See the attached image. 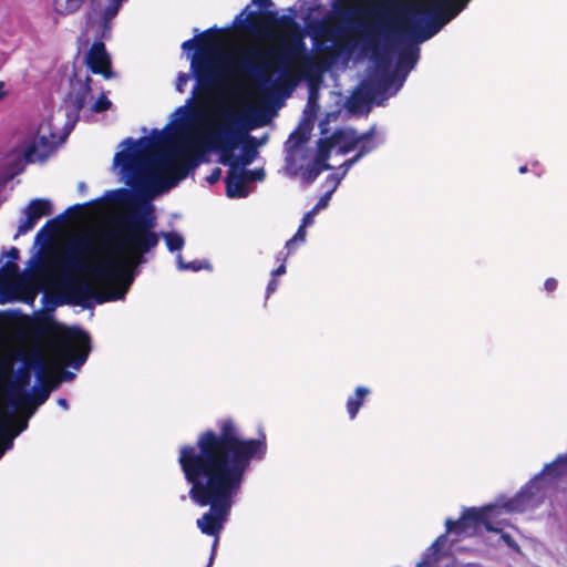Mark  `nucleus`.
Instances as JSON below:
<instances>
[{"label": "nucleus", "instance_id": "58836bf2", "mask_svg": "<svg viewBox=\"0 0 567 567\" xmlns=\"http://www.w3.org/2000/svg\"><path fill=\"white\" fill-rule=\"evenodd\" d=\"M297 81H298V78L295 74L290 73L289 71H285L284 74L279 79L280 84H282V85L288 84L290 89L293 85H296Z\"/></svg>", "mask_w": 567, "mask_h": 567}, {"label": "nucleus", "instance_id": "603ef678", "mask_svg": "<svg viewBox=\"0 0 567 567\" xmlns=\"http://www.w3.org/2000/svg\"><path fill=\"white\" fill-rule=\"evenodd\" d=\"M306 229L303 228V226H299V228L297 229L296 234L293 235V239L297 241H305L306 239Z\"/></svg>", "mask_w": 567, "mask_h": 567}, {"label": "nucleus", "instance_id": "8fccbe9b", "mask_svg": "<svg viewBox=\"0 0 567 567\" xmlns=\"http://www.w3.org/2000/svg\"><path fill=\"white\" fill-rule=\"evenodd\" d=\"M558 286V282L555 278H547L544 282V289L547 292H553Z\"/></svg>", "mask_w": 567, "mask_h": 567}, {"label": "nucleus", "instance_id": "9d476101", "mask_svg": "<svg viewBox=\"0 0 567 567\" xmlns=\"http://www.w3.org/2000/svg\"><path fill=\"white\" fill-rule=\"evenodd\" d=\"M445 528L446 532L440 535L424 551L416 567H431L433 563L439 560L441 554L452 549L454 543L472 535L462 516L456 520L447 518L445 520Z\"/></svg>", "mask_w": 567, "mask_h": 567}, {"label": "nucleus", "instance_id": "49530a36", "mask_svg": "<svg viewBox=\"0 0 567 567\" xmlns=\"http://www.w3.org/2000/svg\"><path fill=\"white\" fill-rule=\"evenodd\" d=\"M156 135L148 140L152 148H159L164 143V136L155 131Z\"/></svg>", "mask_w": 567, "mask_h": 567}, {"label": "nucleus", "instance_id": "13d9d810", "mask_svg": "<svg viewBox=\"0 0 567 567\" xmlns=\"http://www.w3.org/2000/svg\"><path fill=\"white\" fill-rule=\"evenodd\" d=\"M321 32H322V35L328 38V39H331V38L334 37V32H333L332 29L323 28Z\"/></svg>", "mask_w": 567, "mask_h": 567}, {"label": "nucleus", "instance_id": "bf43d9fd", "mask_svg": "<svg viewBox=\"0 0 567 567\" xmlns=\"http://www.w3.org/2000/svg\"><path fill=\"white\" fill-rule=\"evenodd\" d=\"M296 245V240L293 238H290L289 240H287L285 247L286 249L288 250L287 255H289V252L293 249Z\"/></svg>", "mask_w": 567, "mask_h": 567}, {"label": "nucleus", "instance_id": "7c9ffc66", "mask_svg": "<svg viewBox=\"0 0 567 567\" xmlns=\"http://www.w3.org/2000/svg\"><path fill=\"white\" fill-rule=\"evenodd\" d=\"M169 251L181 250L184 246V238L177 233L163 234Z\"/></svg>", "mask_w": 567, "mask_h": 567}, {"label": "nucleus", "instance_id": "de8ad7c7", "mask_svg": "<svg viewBox=\"0 0 567 567\" xmlns=\"http://www.w3.org/2000/svg\"><path fill=\"white\" fill-rule=\"evenodd\" d=\"M205 525L209 527L212 526H215L216 527V522H215V518L212 517V518H208L207 523H203V516L200 518L197 519V527L200 529V532L203 534L206 535V530L204 529L205 528Z\"/></svg>", "mask_w": 567, "mask_h": 567}, {"label": "nucleus", "instance_id": "79ce46f5", "mask_svg": "<svg viewBox=\"0 0 567 567\" xmlns=\"http://www.w3.org/2000/svg\"><path fill=\"white\" fill-rule=\"evenodd\" d=\"M189 76L186 73H179L176 80V90L178 92H184V86L188 82Z\"/></svg>", "mask_w": 567, "mask_h": 567}, {"label": "nucleus", "instance_id": "a878e982", "mask_svg": "<svg viewBox=\"0 0 567 567\" xmlns=\"http://www.w3.org/2000/svg\"><path fill=\"white\" fill-rule=\"evenodd\" d=\"M332 166H320L316 163H311L306 167H299V174L305 185L312 184L323 171H330Z\"/></svg>", "mask_w": 567, "mask_h": 567}, {"label": "nucleus", "instance_id": "052dcab7", "mask_svg": "<svg viewBox=\"0 0 567 567\" xmlns=\"http://www.w3.org/2000/svg\"><path fill=\"white\" fill-rule=\"evenodd\" d=\"M109 195L110 196H114V197L126 196L127 195V190L126 189H118V190H114V192L109 193Z\"/></svg>", "mask_w": 567, "mask_h": 567}, {"label": "nucleus", "instance_id": "338daca9", "mask_svg": "<svg viewBox=\"0 0 567 567\" xmlns=\"http://www.w3.org/2000/svg\"><path fill=\"white\" fill-rule=\"evenodd\" d=\"M91 82H92V79L90 76H86L85 86H86L87 91H91Z\"/></svg>", "mask_w": 567, "mask_h": 567}, {"label": "nucleus", "instance_id": "423d86ee", "mask_svg": "<svg viewBox=\"0 0 567 567\" xmlns=\"http://www.w3.org/2000/svg\"><path fill=\"white\" fill-rule=\"evenodd\" d=\"M238 123L239 116L233 111H227L224 114V123L205 141L207 148L220 152V163L233 169L246 167L257 156L255 137L239 131Z\"/></svg>", "mask_w": 567, "mask_h": 567}, {"label": "nucleus", "instance_id": "4be33fe9", "mask_svg": "<svg viewBox=\"0 0 567 567\" xmlns=\"http://www.w3.org/2000/svg\"><path fill=\"white\" fill-rule=\"evenodd\" d=\"M309 136L308 132L299 125L290 135L288 141L286 142V151L287 157L286 161L288 165H291L295 161L292 159L293 153L307 143Z\"/></svg>", "mask_w": 567, "mask_h": 567}, {"label": "nucleus", "instance_id": "393cba45", "mask_svg": "<svg viewBox=\"0 0 567 567\" xmlns=\"http://www.w3.org/2000/svg\"><path fill=\"white\" fill-rule=\"evenodd\" d=\"M25 213L40 219L41 217L49 216L52 213V205L49 199L35 198L29 203Z\"/></svg>", "mask_w": 567, "mask_h": 567}, {"label": "nucleus", "instance_id": "4d7b16f0", "mask_svg": "<svg viewBox=\"0 0 567 567\" xmlns=\"http://www.w3.org/2000/svg\"><path fill=\"white\" fill-rule=\"evenodd\" d=\"M327 179L333 182V186L330 190L334 192V189L337 188L338 184L340 183V177L336 174H331L327 177Z\"/></svg>", "mask_w": 567, "mask_h": 567}, {"label": "nucleus", "instance_id": "1a4fd4ad", "mask_svg": "<svg viewBox=\"0 0 567 567\" xmlns=\"http://www.w3.org/2000/svg\"><path fill=\"white\" fill-rule=\"evenodd\" d=\"M32 369L37 371L38 381L44 382L49 365L39 352H32L23 359V367L19 369L17 378L8 386L7 398L14 408L28 405L31 402L27 389L30 384Z\"/></svg>", "mask_w": 567, "mask_h": 567}, {"label": "nucleus", "instance_id": "6e6552de", "mask_svg": "<svg viewBox=\"0 0 567 567\" xmlns=\"http://www.w3.org/2000/svg\"><path fill=\"white\" fill-rule=\"evenodd\" d=\"M535 498H507L503 504L492 503L482 507L464 508L462 513L472 535L481 527L491 533H498V525H506L505 519L501 516L504 512L520 511V506L528 504Z\"/></svg>", "mask_w": 567, "mask_h": 567}, {"label": "nucleus", "instance_id": "aec40b11", "mask_svg": "<svg viewBox=\"0 0 567 567\" xmlns=\"http://www.w3.org/2000/svg\"><path fill=\"white\" fill-rule=\"evenodd\" d=\"M40 388H33V393L32 395L30 394L31 402L24 405L25 408L33 404L35 409L38 405L43 404L48 400L51 390L59 386L60 379L53 378L50 372H48L44 382H40Z\"/></svg>", "mask_w": 567, "mask_h": 567}, {"label": "nucleus", "instance_id": "9b49d317", "mask_svg": "<svg viewBox=\"0 0 567 567\" xmlns=\"http://www.w3.org/2000/svg\"><path fill=\"white\" fill-rule=\"evenodd\" d=\"M192 146V144H187L186 146L171 147L167 150L164 154V158L173 163L171 169L172 174L158 184L157 192H166L176 186L179 181L186 178L189 171L198 165V162L188 154Z\"/></svg>", "mask_w": 567, "mask_h": 567}, {"label": "nucleus", "instance_id": "774afa93", "mask_svg": "<svg viewBox=\"0 0 567 567\" xmlns=\"http://www.w3.org/2000/svg\"><path fill=\"white\" fill-rule=\"evenodd\" d=\"M527 171H528V169H527V166H526V165H523V166H520V167L518 168V172H519L520 174H525Z\"/></svg>", "mask_w": 567, "mask_h": 567}, {"label": "nucleus", "instance_id": "c85d7f7f", "mask_svg": "<svg viewBox=\"0 0 567 567\" xmlns=\"http://www.w3.org/2000/svg\"><path fill=\"white\" fill-rule=\"evenodd\" d=\"M124 1L125 0H109L107 6L102 13L104 28L110 29L109 23L116 17Z\"/></svg>", "mask_w": 567, "mask_h": 567}, {"label": "nucleus", "instance_id": "09e8293b", "mask_svg": "<svg viewBox=\"0 0 567 567\" xmlns=\"http://www.w3.org/2000/svg\"><path fill=\"white\" fill-rule=\"evenodd\" d=\"M286 256L281 257L280 255L277 257V259H282V262L281 265H279L275 270H272L271 275L272 277L275 278L276 276H280V275H284L286 274V265H285V261H286Z\"/></svg>", "mask_w": 567, "mask_h": 567}, {"label": "nucleus", "instance_id": "39448f33", "mask_svg": "<svg viewBox=\"0 0 567 567\" xmlns=\"http://www.w3.org/2000/svg\"><path fill=\"white\" fill-rule=\"evenodd\" d=\"M30 331L34 339L45 341L66 367L80 369L92 349L89 332L76 326L68 327L51 317L35 320Z\"/></svg>", "mask_w": 567, "mask_h": 567}, {"label": "nucleus", "instance_id": "5701e85b", "mask_svg": "<svg viewBox=\"0 0 567 567\" xmlns=\"http://www.w3.org/2000/svg\"><path fill=\"white\" fill-rule=\"evenodd\" d=\"M370 394V390L365 386H358L354 394L349 396L347 400V412L351 420L355 419L360 408L363 405L367 396Z\"/></svg>", "mask_w": 567, "mask_h": 567}, {"label": "nucleus", "instance_id": "473e14b6", "mask_svg": "<svg viewBox=\"0 0 567 567\" xmlns=\"http://www.w3.org/2000/svg\"><path fill=\"white\" fill-rule=\"evenodd\" d=\"M502 525H498V533L501 535V539L503 543L514 553L522 554L520 546L518 543L513 538V536L506 532H504L501 527Z\"/></svg>", "mask_w": 567, "mask_h": 567}, {"label": "nucleus", "instance_id": "2f4dec72", "mask_svg": "<svg viewBox=\"0 0 567 567\" xmlns=\"http://www.w3.org/2000/svg\"><path fill=\"white\" fill-rule=\"evenodd\" d=\"M349 34H350V31H346L341 37H339L334 40L336 54H338L344 50H347L348 52H351L355 48V43L352 41H349V39H348Z\"/></svg>", "mask_w": 567, "mask_h": 567}, {"label": "nucleus", "instance_id": "cd10ccee", "mask_svg": "<svg viewBox=\"0 0 567 567\" xmlns=\"http://www.w3.org/2000/svg\"><path fill=\"white\" fill-rule=\"evenodd\" d=\"M84 0H53L54 10L59 14H71L80 10Z\"/></svg>", "mask_w": 567, "mask_h": 567}, {"label": "nucleus", "instance_id": "69168bd1", "mask_svg": "<svg viewBox=\"0 0 567 567\" xmlns=\"http://www.w3.org/2000/svg\"><path fill=\"white\" fill-rule=\"evenodd\" d=\"M7 95V92L4 91V83L0 82V100H2Z\"/></svg>", "mask_w": 567, "mask_h": 567}, {"label": "nucleus", "instance_id": "bb28decb", "mask_svg": "<svg viewBox=\"0 0 567 567\" xmlns=\"http://www.w3.org/2000/svg\"><path fill=\"white\" fill-rule=\"evenodd\" d=\"M367 42L371 47L372 56L374 59L375 65L379 70L386 71L391 65V59L386 54L385 51H382L378 44L372 45V39L370 34H367Z\"/></svg>", "mask_w": 567, "mask_h": 567}, {"label": "nucleus", "instance_id": "7ed1b4c3", "mask_svg": "<svg viewBox=\"0 0 567 567\" xmlns=\"http://www.w3.org/2000/svg\"><path fill=\"white\" fill-rule=\"evenodd\" d=\"M251 4L268 9L272 6V1L251 0ZM247 9L248 7L234 19L233 27L235 29L257 39L270 37L272 29H278L290 37L282 39L277 50H264L259 47L240 50L233 64L235 71L252 79L262 93H268L274 87L271 73L275 70V64L270 61L272 55H277L281 63L299 61L305 74L315 71L317 64L307 53L306 44L298 33L299 25L292 17L278 16L276 11L271 10L249 11L244 17Z\"/></svg>", "mask_w": 567, "mask_h": 567}, {"label": "nucleus", "instance_id": "c9c22d12", "mask_svg": "<svg viewBox=\"0 0 567 567\" xmlns=\"http://www.w3.org/2000/svg\"><path fill=\"white\" fill-rule=\"evenodd\" d=\"M84 106V97L83 96H76L72 101V110L66 113L68 117H73L74 121L79 118V113Z\"/></svg>", "mask_w": 567, "mask_h": 567}, {"label": "nucleus", "instance_id": "dca6fc26", "mask_svg": "<svg viewBox=\"0 0 567 567\" xmlns=\"http://www.w3.org/2000/svg\"><path fill=\"white\" fill-rule=\"evenodd\" d=\"M95 203H100V199L92 202V204H95ZM89 205H91V203L76 204V205L70 206L62 214L48 220L45 223V225L38 231V234L35 236L37 240H39L44 235H47L48 237H51L54 234H56L62 228V226L64 225V223L68 219L73 218L76 215H79Z\"/></svg>", "mask_w": 567, "mask_h": 567}, {"label": "nucleus", "instance_id": "412c9836", "mask_svg": "<svg viewBox=\"0 0 567 567\" xmlns=\"http://www.w3.org/2000/svg\"><path fill=\"white\" fill-rule=\"evenodd\" d=\"M411 43L403 45L398 53V68L400 70L410 72L417 63L419 60V48L410 40Z\"/></svg>", "mask_w": 567, "mask_h": 567}, {"label": "nucleus", "instance_id": "b1692460", "mask_svg": "<svg viewBox=\"0 0 567 567\" xmlns=\"http://www.w3.org/2000/svg\"><path fill=\"white\" fill-rule=\"evenodd\" d=\"M333 147V143L331 142V138L329 137H321L317 142V154L313 158V163L320 165V166H331L328 163V159L330 157L331 151Z\"/></svg>", "mask_w": 567, "mask_h": 567}, {"label": "nucleus", "instance_id": "20e7f679", "mask_svg": "<svg viewBox=\"0 0 567 567\" xmlns=\"http://www.w3.org/2000/svg\"><path fill=\"white\" fill-rule=\"evenodd\" d=\"M471 0H433L399 2L398 0H380L383 9L399 14L396 32L400 37L416 43L427 41L445 24L457 17Z\"/></svg>", "mask_w": 567, "mask_h": 567}, {"label": "nucleus", "instance_id": "4c0bfd02", "mask_svg": "<svg viewBox=\"0 0 567 567\" xmlns=\"http://www.w3.org/2000/svg\"><path fill=\"white\" fill-rule=\"evenodd\" d=\"M177 261H178V267L182 270L198 271L202 269V265L199 261L185 262V261H183L182 256L177 257Z\"/></svg>", "mask_w": 567, "mask_h": 567}, {"label": "nucleus", "instance_id": "2eb2a0df", "mask_svg": "<svg viewBox=\"0 0 567 567\" xmlns=\"http://www.w3.org/2000/svg\"><path fill=\"white\" fill-rule=\"evenodd\" d=\"M85 63L92 73L101 74L106 80H110L114 75L111 58L102 41H95L91 45L85 56Z\"/></svg>", "mask_w": 567, "mask_h": 567}, {"label": "nucleus", "instance_id": "e433bc0d", "mask_svg": "<svg viewBox=\"0 0 567 567\" xmlns=\"http://www.w3.org/2000/svg\"><path fill=\"white\" fill-rule=\"evenodd\" d=\"M112 103L111 101L104 95H100L95 103L92 106L93 112L95 113H102L107 111L111 107Z\"/></svg>", "mask_w": 567, "mask_h": 567}, {"label": "nucleus", "instance_id": "3c124183", "mask_svg": "<svg viewBox=\"0 0 567 567\" xmlns=\"http://www.w3.org/2000/svg\"><path fill=\"white\" fill-rule=\"evenodd\" d=\"M316 210H310L307 214H305L302 218V224L300 226H303L306 228L308 225H311L313 223V215L316 214Z\"/></svg>", "mask_w": 567, "mask_h": 567}, {"label": "nucleus", "instance_id": "72a5a7b5", "mask_svg": "<svg viewBox=\"0 0 567 567\" xmlns=\"http://www.w3.org/2000/svg\"><path fill=\"white\" fill-rule=\"evenodd\" d=\"M25 219L18 226V230L14 238L32 230L38 221V219L31 216L29 213H25Z\"/></svg>", "mask_w": 567, "mask_h": 567}, {"label": "nucleus", "instance_id": "a19ab883", "mask_svg": "<svg viewBox=\"0 0 567 567\" xmlns=\"http://www.w3.org/2000/svg\"><path fill=\"white\" fill-rule=\"evenodd\" d=\"M332 193H333L332 190H329L323 196H321L320 199L318 200V203L316 204V206L313 207V210L317 212L321 208L327 207Z\"/></svg>", "mask_w": 567, "mask_h": 567}, {"label": "nucleus", "instance_id": "c756f323", "mask_svg": "<svg viewBox=\"0 0 567 567\" xmlns=\"http://www.w3.org/2000/svg\"><path fill=\"white\" fill-rule=\"evenodd\" d=\"M362 135H368L365 138L360 140V144L357 146L358 153H363V156L372 152L377 147V143L374 142V128H370Z\"/></svg>", "mask_w": 567, "mask_h": 567}, {"label": "nucleus", "instance_id": "f3484780", "mask_svg": "<svg viewBox=\"0 0 567 567\" xmlns=\"http://www.w3.org/2000/svg\"><path fill=\"white\" fill-rule=\"evenodd\" d=\"M56 142L51 141L48 136L41 135L35 142L30 144L23 153L24 162L30 164L35 161L44 162L53 153Z\"/></svg>", "mask_w": 567, "mask_h": 567}, {"label": "nucleus", "instance_id": "37998d69", "mask_svg": "<svg viewBox=\"0 0 567 567\" xmlns=\"http://www.w3.org/2000/svg\"><path fill=\"white\" fill-rule=\"evenodd\" d=\"M220 177H221V168L216 167L212 171V173L207 176L206 179L210 185H214L220 179Z\"/></svg>", "mask_w": 567, "mask_h": 567}, {"label": "nucleus", "instance_id": "0eeeda50", "mask_svg": "<svg viewBox=\"0 0 567 567\" xmlns=\"http://www.w3.org/2000/svg\"><path fill=\"white\" fill-rule=\"evenodd\" d=\"M223 33L221 29L209 28L198 38H192L182 44L185 51L197 50L190 62V69L196 79L193 96L208 93L220 80L221 69L218 55Z\"/></svg>", "mask_w": 567, "mask_h": 567}, {"label": "nucleus", "instance_id": "864d4df0", "mask_svg": "<svg viewBox=\"0 0 567 567\" xmlns=\"http://www.w3.org/2000/svg\"><path fill=\"white\" fill-rule=\"evenodd\" d=\"M11 370V363L6 360H0V375L9 373Z\"/></svg>", "mask_w": 567, "mask_h": 567}, {"label": "nucleus", "instance_id": "f704fd0d", "mask_svg": "<svg viewBox=\"0 0 567 567\" xmlns=\"http://www.w3.org/2000/svg\"><path fill=\"white\" fill-rule=\"evenodd\" d=\"M247 182L261 181L265 177L264 169H245L238 168Z\"/></svg>", "mask_w": 567, "mask_h": 567}, {"label": "nucleus", "instance_id": "a18cd8bd", "mask_svg": "<svg viewBox=\"0 0 567 567\" xmlns=\"http://www.w3.org/2000/svg\"><path fill=\"white\" fill-rule=\"evenodd\" d=\"M217 547H218V536H215V539H214L213 545H212V550H210L209 559H208V563H207L206 567H213V564H214V560H215V557H216V553H217Z\"/></svg>", "mask_w": 567, "mask_h": 567}, {"label": "nucleus", "instance_id": "5fc2aeb1", "mask_svg": "<svg viewBox=\"0 0 567 567\" xmlns=\"http://www.w3.org/2000/svg\"><path fill=\"white\" fill-rule=\"evenodd\" d=\"M8 257L10 258L9 261H14L19 258V249L16 247H11L8 251Z\"/></svg>", "mask_w": 567, "mask_h": 567}, {"label": "nucleus", "instance_id": "6e6d98bb", "mask_svg": "<svg viewBox=\"0 0 567 567\" xmlns=\"http://www.w3.org/2000/svg\"><path fill=\"white\" fill-rule=\"evenodd\" d=\"M11 446H12V436H6L4 445H3V447H0V457L3 455L4 451L7 449H10Z\"/></svg>", "mask_w": 567, "mask_h": 567}, {"label": "nucleus", "instance_id": "f8f14e48", "mask_svg": "<svg viewBox=\"0 0 567 567\" xmlns=\"http://www.w3.org/2000/svg\"><path fill=\"white\" fill-rule=\"evenodd\" d=\"M10 291L16 293L18 299L25 302H32L35 297V289L30 284L21 280L19 266L14 261H7L0 268V295L4 296ZM12 299L11 297H0V303Z\"/></svg>", "mask_w": 567, "mask_h": 567}, {"label": "nucleus", "instance_id": "a211bd4d", "mask_svg": "<svg viewBox=\"0 0 567 567\" xmlns=\"http://www.w3.org/2000/svg\"><path fill=\"white\" fill-rule=\"evenodd\" d=\"M368 135H359L354 130L343 131L337 130L334 131L329 138L333 143V147L338 148V153L341 155H346L360 144V140L365 138Z\"/></svg>", "mask_w": 567, "mask_h": 567}, {"label": "nucleus", "instance_id": "680f3d73", "mask_svg": "<svg viewBox=\"0 0 567 567\" xmlns=\"http://www.w3.org/2000/svg\"><path fill=\"white\" fill-rule=\"evenodd\" d=\"M367 90H368L369 92H371V93H372V92H375V91H378V85H377L374 82H371V83H369V84L367 85Z\"/></svg>", "mask_w": 567, "mask_h": 567}, {"label": "nucleus", "instance_id": "4468645a", "mask_svg": "<svg viewBox=\"0 0 567 567\" xmlns=\"http://www.w3.org/2000/svg\"><path fill=\"white\" fill-rule=\"evenodd\" d=\"M93 255L92 239L87 236L76 237L70 241L59 264L66 269L84 268L81 258Z\"/></svg>", "mask_w": 567, "mask_h": 567}, {"label": "nucleus", "instance_id": "f03ea898", "mask_svg": "<svg viewBox=\"0 0 567 567\" xmlns=\"http://www.w3.org/2000/svg\"><path fill=\"white\" fill-rule=\"evenodd\" d=\"M156 217L151 206L144 212H131L118 217L114 230L105 237V244L115 251L127 255V264L107 259L91 268L92 272L103 279L123 285L106 292H95L85 280L71 282L66 288L69 301L75 306L89 307L87 301L94 299L101 305L123 299L132 284L133 268L146 261L145 255L155 249L159 243V235L154 230Z\"/></svg>", "mask_w": 567, "mask_h": 567}, {"label": "nucleus", "instance_id": "ddd939ff", "mask_svg": "<svg viewBox=\"0 0 567 567\" xmlns=\"http://www.w3.org/2000/svg\"><path fill=\"white\" fill-rule=\"evenodd\" d=\"M194 503L200 507L209 506V509L203 515V523H207L208 518L214 517L216 527L205 525L206 535L218 536L228 520L234 498H192Z\"/></svg>", "mask_w": 567, "mask_h": 567}, {"label": "nucleus", "instance_id": "ea45409f", "mask_svg": "<svg viewBox=\"0 0 567 567\" xmlns=\"http://www.w3.org/2000/svg\"><path fill=\"white\" fill-rule=\"evenodd\" d=\"M363 157V153L361 154H355L353 157L351 158H348L347 161L343 162V164L341 165V167L343 168V175L357 163L359 162L361 158Z\"/></svg>", "mask_w": 567, "mask_h": 567}, {"label": "nucleus", "instance_id": "0e129e2a", "mask_svg": "<svg viewBox=\"0 0 567 567\" xmlns=\"http://www.w3.org/2000/svg\"><path fill=\"white\" fill-rule=\"evenodd\" d=\"M73 378H74V373L69 372V371H63V379L71 381V380H73Z\"/></svg>", "mask_w": 567, "mask_h": 567}, {"label": "nucleus", "instance_id": "c03bdc74", "mask_svg": "<svg viewBox=\"0 0 567 567\" xmlns=\"http://www.w3.org/2000/svg\"><path fill=\"white\" fill-rule=\"evenodd\" d=\"M278 285H279L278 279H276L274 277L268 281V285L266 288V298L267 299L270 297V295H272L277 290Z\"/></svg>", "mask_w": 567, "mask_h": 567}, {"label": "nucleus", "instance_id": "e2e57ef3", "mask_svg": "<svg viewBox=\"0 0 567 567\" xmlns=\"http://www.w3.org/2000/svg\"><path fill=\"white\" fill-rule=\"evenodd\" d=\"M58 404H59V405H61V406H62V408H64V409H68V408H69L68 400H66V399H64V398H60V399L58 400Z\"/></svg>", "mask_w": 567, "mask_h": 567}, {"label": "nucleus", "instance_id": "f257e3e1", "mask_svg": "<svg viewBox=\"0 0 567 567\" xmlns=\"http://www.w3.org/2000/svg\"><path fill=\"white\" fill-rule=\"evenodd\" d=\"M217 427L200 432L195 444L179 447L177 462L190 486L189 496H236L251 461L267 454L264 432L245 439L231 417L218 420Z\"/></svg>", "mask_w": 567, "mask_h": 567}, {"label": "nucleus", "instance_id": "6ab92c4d", "mask_svg": "<svg viewBox=\"0 0 567 567\" xmlns=\"http://www.w3.org/2000/svg\"><path fill=\"white\" fill-rule=\"evenodd\" d=\"M225 184L226 195L229 198H244L249 194L247 181L239 169H233V167H229L225 178Z\"/></svg>", "mask_w": 567, "mask_h": 567}]
</instances>
